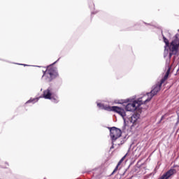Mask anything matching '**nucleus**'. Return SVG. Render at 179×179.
I'll return each instance as SVG.
<instances>
[{
	"mask_svg": "<svg viewBox=\"0 0 179 179\" xmlns=\"http://www.w3.org/2000/svg\"><path fill=\"white\" fill-rule=\"evenodd\" d=\"M171 71V68L169 67L166 71L164 78L152 87V89L150 91V92L147 93L148 97L146 98L145 96L144 98V104H147L148 103H149V101H150V100L153 99L154 96H156V94H157L159 92L162 90V85H163V83L166 82L167 79H169V76L170 75Z\"/></svg>",
	"mask_w": 179,
	"mask_h": 179,
	"instance_id": "1",
	"label": "nucleus"
},
{
	"mask_svg": "<svg viewBox=\"0 0 179 179\" xmlns=\"http://www.w3.org/2000/svg\"><path fill=\"white\" fill-rule=\"evenodd\" d=\"M163 40H164V43H165L166 44L165 47L169 48L170 58H171L173 55H177V53L178 52V49H179V34H176L175 35L171 43L169 41V39H167V38H166L164 36H163Z\"/></svg>",
	"mask_w": 179,
	"mask_h": 179,
	"instance_id": "2",
	"label": "nucleus"
},
{
	"mask_svg": "<svg viewBox=\"0 0 179 179\" xmlns=\"http://www.w3.org/2000/svg\"><path fill=\"white\" fill-rule=\"evenodd\" d=\"M43 76H46L47 82H52L55 78H58L59 75L58 74V71L55 67H53L52 65H50L47 67L45 71H43Z\"/></svg>",
	"mask_w": 179,
	"mask_h": 179,
	"instance_id": "3",
	"label": "nucleus"
},
{
	"mask_svg": "<svg viewBox=\"0 0 179 179\" xmlns=\"http://www.w3.org/2000/svg\"><path fill=\"white\" fill-rule=\"evenodd\" d=\"M97 106L99 108H103V110H106L107 111H114L115 113H117L121 117H125V110L121 108L118 106H104L101 103H97Z\"/></svg>",
	"mask_w": 179,
	"mask_h": 179,
	"instance_id": "4",
	"label": "nucleus"
},
{
	"mask_svg": "<svg viewBox=\"0 0 179 179\" xmlns=\"http://www.w3.org/2000/svg\"><path fill=\"white\" fill-rule=\"evenodd\" d=\"M145 97L146 96H144L138 99V100L133 101L131 103H128L125 107L126 111H135L138 108L141 107L142 104H146L145 103V101L142 100V99H145Z\"/></svg>",
	"mask_w": 179,
	"mask_h": 179,
	"instance_id": "5",
	"label": "nucleus"
},
{
	"mask_svg": "<svg viewBox=\"0 0 179 179\" xmlns=\"http://www.w3.org/2000/svg\"><path fill=\"white\" fill-rule=\"evenodd\" d=\"M110 136L113 141V142L115 141L116 139H118V138H121V136L122 135V131L121 129L117 128V127H110Z\"/></svg>",
	"mask_w": 179,
	"mask_h": 179,
	"instance_id": "6",
	"label": "nucleus"
},
{
	"mask_svg": "<svg viewBox=\"0 0 179 179\" xmlns=\"http://www.w3.org/2000/svg\"><path fill=\"white\" fill-rule=\"evenodd\" d=\"M43 96L44 99L52 100L55 103H58V96L52 93V90L51 88H48L43 91Z\"/></svg>",
	"mask_w": 179,
	"mask_h": 179,
	"instance_id": "7",
	"label": "nucleus"
},
{
	"mask_svg": "<svg viewBox=\"0 0 179 179\" xmlns=\"http://www.w3.org/2000/svg\"><path fill=\"white\" fill-rule=\"evenodd\" d=\"M177 173V170L174 169H171L169 171H167L165 173H164L159 179H169L172 176H174V174Z\"/></svg>",
	"mask_w": 179,
	"mask_h": 179,
	"instance_id": "8",
	"label": "nucleus"
},
{
	"mask_svg": "<svg viewBox=\"0 0 179 179\" xmlns=\"http://www.w3.org/2000/svg\"><path fill=\"white\" fill-rule=\"evenodd\" d=\"M139 119V114L138 113H134L129 119V121L131 124H132L131 127H134L135 125V122L138 121Z\"/></svg>",
	"mask_w": 179,
	"mask_h": 179,
	"instance_id": "9",
	"label": "nucleus"
},
{
	"mask_svg": "<svg viewBox=\"0 0 179 179\" xmlns=\"http://www.w3.org/2000/svg\"><path fill=\"white\" fill-rule=\"evenodd\" d=\"M126 157H127V154L119 161V162L117 163L116 167L115 168V169L113 170L110 176H114V174H115V173L118 171V168L120 167V166H121V164H122V162L125 160Z\"/></svg>",
	"mask_w": 179,
	"mask_h": 179,
	"instance_id": "10",
	"label": "nucleus"
},
{
	"mask_svg": "<svg viewBox=\"0 0 179 179\" xmlns=\"http://www.w3.org/2000/svg\"><path fill=\"white\" fill-rule=\"evenodd\" d=\"M37 101H38V98L31 99L29 101H27V103H36Z\"/></svg>",
	"mask_w": 179,
	"mask_h": 179,
	"instance_id": "11",
	"label": "nucleus"
},
{
	"mask_svg": "<svg viewBox=\"0 0 179 179\" xmlns=\"http://www.w3.org/2000/svg\"><path fill=\"white\" fill-rule=\"evenodd\" d=\"M110 149H114V145H113L111 146Z\"/></svg>",
	"mask_w": 179,
	"mask_h": 179,
	"instance_id": "12",
	"label": "nucleus"
},
{
	"mask_svg": "<svg viewBox=\"0 0 179 179\" xmlns=\"http://www.w3.org/2000/svg\"><path fill=\"white\" fill-rule=\"evenodd\" d=\"M178 118H179V116H178Z\"/></svg>",
	"mask_w": 179,
	"mask_h": 179,
	"instance_id": "13",
	"label": "nucleus"
}]
</instances>
